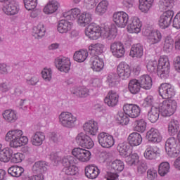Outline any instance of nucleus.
<instances>
[{
	"label": "nucleus",
	"instance_id": "nucleus-1",
	"mask_svg": "<svg viewBox=\"0 0 180 180\" xmlns=\"http://www.w3.org/2000/svg\"><path fill=\"white\" fill-rule=\"evenodd\" d=\"M5 140L10 142L9 146L11 148H19L29 143V138L23 136V131L19 129L8 131L6 134Z\"/></svg>",
	"mask_w": 180,
	"mask_h": 180
},
{
	"label": "nucleus",
	"instance_id": "nucleus-2",
	"mask_svg": "<svg viewBox=\"0 0 180 180\" xmlns=\"http://www.w3.org/2000/svg\"><path fill=\"white\" fill-rule=\"evenodd\" d=\"M178 103L174 99H167L160 102L159 104V112H160L163 117H169L176 112Z\"/></svg>",
	"mask_w": 180,
	"mask_h": 180
},
{
	"label": "nucleus",
	"instance_id": "nucleus-3",
	"mask_svg": "<svg viewBox=\"0 0 180 180\" xmlns=\"http://www.w3.org/2000/svg\"><path fill=\"white\" fill-rule=\"evenodd\" d=\"M59 124L66 129H72L77 124L78 119L72 112H62L58 116Z\"/></svg>",
	"mask_w": 180,
	"mask_h": 180
},
{
	"label": "nucleus",
	"instance_id": "nucleus-4",
	"mask_svg": "<svg viewBox=\"0 0 180 180\" xmlns=\"http://www.w3.org/2000/svg\"><path fill=\"white\" fill-rule=\"evenodd\" d=\"M84 33L90 40H98L103 37V28L98 25L91 23L86 27Z\"/></svg>",
	"mask_w": 180,
	"mask_h": 180
},
{
	"label": "nucleus",
	"instance_id": "nucleus-5",
	"mask_svg": "<svg viewBox=\"0 0 180 180\" xmlns=\"http://www.w3.org/2000/svg\"><path fill=\"white\" fill-rule=\"evenodd\" d=\"M166 153L172 158H175L179 155L180 153V145L178 143V141L174 137L169 138L165 143Z\"/></svg>",
	"mask_w": 180,
	"mask_h": 180
},
{
	"label": "nucleus",
	"instance_id": "nucleus-6",
	"mask_svg": "<svg viewBox=\"0 0 180 180\" xmlns=\"http://www.w3.org/2000/svg\"><path fill=\"white\" fill-rule=\"evenodd\" d=\"M47 167H49V165L46 162L39 161L35 162L32 167V170L39 174L28 176L27 180H44L43 174L47 171Z\"/></svg>",
	"mask_w": 180,
	"mask_h": 180
},
{
	"label": "nucleus",
	"instance_id": "nucleus-7",
	"mask_svg": "<svg viewBox=\"0 0 180 180\" xmlns=\"http://www.w3.org/2000/svg\"><path fill=\"white\" fill-rule=\"evenodd\" d=\"M72 155L79 162H88L92 155L91 151L79 147L74 148L72 150Z\"/></svg>",
	"mask_w": 180,
	"mask_h": 180
},
{
	"label": "nucleus",
	"instance_id": "nucleus-8",
	"mask_svg": "<svg viewBox=\"0 0 180 180\" xmlns=\"http://www.w3.org/2000/svg\"><path fill=\"white\" fill-rule=\"evenodd\" d=\"M169 74V60L167 56H162L159 58L158 65V75L160 78H165Z\"/></svg>",
	"mask_w": 180,
	"mask_h": 180
},
{
	"label": "nucleus",
	"instance_id": "nucleus-9",
	"mask_svg": "<svg viewBox=\"0 0 180 180\" xmlns=\"http://www.w3.org/2000/svg\"><path fill=\"white\" fill-rule=\"evenodd\" d=\"M55 65L58 71L67 74V72H70V70H71V60L70 58L60 56L56 58Z\"/></svg>",
	"mask_w": 180,
	"mask_h": 180
},
{
	"label": "nucleus",
	"instance_id": "nucleus-10",
	"mask_svg": "<svg viewBox=\"0 0 180 180\" xmlns=\"http://www.w3.org/2000/svg\"><path fill=\"white\" fill-rule=\"evenodd\" d=\"M160 96L162 99H171L175 96V89L174 86L168 83H162L158 88Z\"/></svg>",
	"mask_w": 180,
	"mask_h": 180
},
{
	"label": "nucleus",
	"instance_id": "nucleus-11",
	"mask_svg": "<svg viewBox=\"0 0 180 180\" xmlns=\"http://www.w3.org/2000/svg\"><path fill=\"white\" fill-rule=\"evenodd\" d=\"M98 140L99 144L103 148H110V147L115 146V139L110 134L101 132L98 135Z\"/></svg>",
	"mask_w": 180,
	"mask_h": 180
},
{
	"label": "nucleus",
	"instance_id": "nucleus-12",
	"mask_svg": "<svg viewBox=\"0 0 180 180\" xmlns=\"http://www.w3.org/2000/svg\"><path fill=\"white\" fill-rule=\"evenodd\" d=\"M112 20L117 27H126L129 22V14L124 11L115 13L112 15Z\"/></svg>",
	"mask_w": 180,
	"mask_h": 180
},
{
	"label": "nucleus",
	"instance_id": "nucleus-13",
	"mask_svg": "<svg viewBox=\"0 0 180 180\" xmlns=\"http://www.w3.org/2000/svg\"><path fill=\"white\" fill-rule=\"evenodd\" d=\"M20 11L19 4L15 1H11L8 3H6L3 5L2 11L7 16H15L18 15Z\"/></svg>",
	"mask_w": 180,
	"mask_h": 180
},
{
	"label": "nucleus",
	"instance_id": "nucleus-14",
	"mask_svg": "<svg viewBox=\"0 0 180 180\" xmlns=\"http://www.w3.org/2000/svg\"><path fill=\"white\" fill-rule=\"evenodd\" d=\"M174 18V11H166L159 18L158 25L160 29H167Z\"/></svg>",
	"mask_w": 180,
	"mask_h": 180
},
{
	"label": "nucleus",
	"instance_id": "nucleus-15",
	"mask_svg": "<svg viewBox=\"0 0 180 180\" xmlns=\"http://www.w3.org/2000/svg\"><path fill=\"white\" fill-rule=\"evenodd\" d=\"M110 51L111 54H112L115 58H122V57H124V54L126 53L124 45H123L122 42L119 41L111 43L110 46Z\"/></svg>",
	"mask_w": 180,
	"mask_h": 180
},
{
	"label": "nucleus",
	"instance_id": "nucleus-16",
	"mask_svg": "<svg viewBox=\"0 0 180 180\" xmlns=\"http://www.w3.org/2000/svg\"><path fill=\"white\" fill-rule=\"evenodd\" d=\"M124 113H126L128 117H131L132 119H136L140 116L141 113V109L140 107L136 104H129L126 103L122 108Z\"/></svg>",
	"mask_w": 180,
	"mask_h": 180
},
{
	"label": "nucleus",
	"instance_id": "nucleus-17",
	"mask_svg": "<svg viewBox=\"0 0 180 180\" xmlns=\"http://www.w3.org/2000/svg\"><path fill=\"white\" fill-rule=\"evenodd\" d=\"M83 130L87 136H96V134H98V131L99 130L98 122L94 120H90L86 122L83 124Z\"/></svg>",
	"mask_w": 180,
	"mask_h": 180
},
{
	"label": "nucleus",
	"instance_id": "nucleus-18",
	"mask_svg": "<svg viewBox=\"0 0 180 180\" xmlns=\"http://www.w3.org/2000/svg\"><path fill=\"white\" fill-rule=\"evenodd\" d=\"M142 26L143 22H141L140 18H139V17L134 16L130 19V21L127 26V30L129 33H135L136 34H138V33H140V32H141Z\"/></svg>",
	"mask_w": 180,
	"mask_h": 180
},
{
	"label": "nucleus",
	"instance_id": "nucleus-19",
	"mask_svg": "<svg viewBox=\"0 0 180 180\" xmlns=\"http://www.w3.org/2000/svg\"><path fill=\"white\" fill-rule=\"evenodd\" d=\"M117 74L121 79H127L131 74V69L129 64L121 62L117 67Z\"/></svg>",
	"mask_w": 180,
	"mask_h": 180
},
{
	"label": "nucleus",
	"instance_id": "nucleus-20",
	"mask_svg": "<svg viewBox=\"0 0 180 180\" xmlns=\"http://www.w3.org/2000/svg\"><path fill=\"white\" fill-rule=\"evenodd\" d=\"M119 93L115 91H110L104 98V103L110 108H115L119 103Z\"/></svg>",
	"mask_w": 180,
	"mask_h": 180
},
{
	"label": "nucleus",
	"instance_id": "nucleus-21",
	"mask_svg": "<svg viewBox=\"0 0 180 180\" xmlns=\"http://www.w3.org/2000/svg\"><path fill=\"white\" fill-rule=\"evenodd\" d=\"M146 139L150 141V143H153V144H158L162 141V136L160 131L155 128H151L146 133Z\"/></svg>",
	"mask_w": 180,
	"mask_h": 180
},
{
	"label": "nucleus",
	"instance_id": "nucleus-22",
	"mask_svg": "<svg viewBox=\"0 0 180 180\" xmlns=\"http://www.w3.org/2000/svg\"><path fill=\"white\" fill-rule=\"evenodd\" d=\"M58 8H60V3L57 0H50L44 6L42 12L45 15H53L58 11Z\"/></svg>",
	"mask_w": 180,
	"mask_h": 180
},
{
	"label": "nucleus",
	"instance_id": "nucleus-23",
	"mask_svg": "<svg viewBox=\"0 0 180 180\" xmlns=\"http://www.w3.org/2000/svg\"><path fill=\"white\" fill-rule=\"evenodd\" d=\"M90 67L96 72H99L103 70L105 63L103 59L99 58L98 56H94L90 58Z\"/></svg>",
	"mask_w": 180,
	"mask_h": 180
},
{
	"label": "nucleus",
	"instance_id": "nucleus-24",
	"mask_svg": "<svg viewBox=\"0 0 180 180\" xmlns=\"http://www.w3.org/2000/svg\"><path fill=\"white\" fill-rule=\"evenodd\" d=\"M45 140L46 135L44 134V132L38 131L32 135L30 142L34 147H40L41 146H43V143H44Z\"/></svg>",
	"mask_w": 180,
	"mask_h": 180
},
{
	"label": "nucleus",
	"instance_id": "nucleus-25",
	"mask_svg": "<svg viewBox=\"0 0 180 180\" xmlns=\"http://www.w3.org/2000/svg\"><path fill=\"white\" fill-rule=\"evenodd\" d=\"M85 175L89 179H96L101 174L99 168L94 165H88L84 169Z\"/></svg>",
	"mask_w": 180,
	"mask_h": 180
},
{
	"label": "nucleus",
	"instance_id": "nucleus-26",
	"mask_svg": "<svg viewBox=\"0 0 180 180\" xmlns=\"http://www.w3.org/2000/svg\"><path fill=\"white\" fill-rule=\"evenodd\" d=\"M92 22V14L88 12H83L82 15L78 17L77 23L80 27H85V26H89Z\"/></svg>",
	"mask_w": 180,
	"mask_h": 180
},
{
	"label": "nucleus",
	"instance_id": "nucleus-27",
	"mask_svg": "<svg viewBox=\"0 0 180 180\" xmlns=\"http://www.w3.org/2000/svg\"><path fill=\"white\" fill-rule=\"evenodd\" d=\"M81 9L78 8H72L69 11H65L62 15L67 20H78V18L82 15Z\"/></svg>",
	"mask_w": 180,
	"mask_h": 180
},
{
	"label": "nucleus",
	"instance_id": "nucleus-28",
	"mask_svg": "<svg viewBox=\"0 0 180 180\" xmlns=\"http://www.w3.org/2000/svg\"><path fill=\"white\" fill-rule=\"evenodd\" d=\"M72 26H74L72 22L67 20H60L58 23L57 30L58 33L64 34L70 32L71 29H72Z\"/></svg>",
	"mask_w": 180,
	"mask_h": 180
},
{
	"label": "nucleus",
	"instance_id": "nucleus-29",
	"mask_svg": "<svg viewBox=\"0 0 180 180\" xmlns=\"http://www.w3.org/2000/svg\"><path fill=\"white\" fill-rule=\"evenodd\" d=\"M117 36V28L115 25H110L108 27L103 28V37L108 40H115Z\"/></svg>",
	"mask_w": 180,
	"mask_h": 180
},
{
	"label": "nucleus",
	"instance_id": "nucleus-30",
	"mask_svg": "<svg viewBox=\"0 0 180 180\" xmlns=\"http://www.w3.org/2000/svg\"><path fill=\"white\" fill-rule=\"evenodd\" d=\"M2 117L7 123H15L18 120V112L12 109L6 110L2 112Z\"/></svg>",
	"mask_w": 180,
	"mask_h": 180
},
{
	"label": "nucleus",
	"instance_id": "nucleus-31",
	"mask_svg": "<svg viewBox=\"0 0 180 180\" xmlns=\"http://www.w3.org/2000/svg\"><path fill=\"white\" fill-rule=\"evenodd\" d=\"M144 54V49L140 44L133 45L129 52V56L132 58H141Z\"/></svg>",
	"mask_w": 180,
	"mask_h": 180
},
{
	"label": "nucleus",
	"instance_id": "nucleus-32",
	"mask_svg": "<svg viewBox=\"0 0 180 180\" xmlns=\"http://www.w3.org/2000/svg\"><path fill=\"white\" fill-rule=\"evenodd\" d=\"M162 40V34L158 30L150 32L148 35V41L150 44H158Z\"/></svg>",
	"mask_w": 180,
	"mask_h": 180
},
{
	"label": "nucleus",
	"instance_id": "nucleus-33",
	"mask_svg": "<svg viewBox=\"0 0 180 180\" xmlns=\"http://www.w3.org/2000/svg\"><path fill=\"white\" fill-rule=\"evenodd\" d=\"M158 155H160V149L156 146L148 147L143 153L146 160H155Z\"/></svg>",
	"mask_w": 180,
	"mask_h": 180
},
{
	"label": "nucleus",
	"instance_id": "nucleus-34",
	"mask_svg": "<svg viewBox=\"0 0 180 180\" xmlns=\"http://www.w3.org/2000/svg\"><path fill=\"white\" fill-rule=\"evenodd\" d=\"M139 84H141V86L142 89H146L148 91V89H151L153 86V79L148 75H143L139 77Z\"/></svg>",
	"mask_w": 180,
	"mask_h": 180
},
{
	"label": "nucleus",
	"instance_id": "nucleus-35",
	"mask_svg": "<svg viewBox=\"0 0 180 180\" xmlns=\"http://www.w3.org/2000/svg\"><path fill=\"white\" fill-rule=\"evenodd\" d=\"M153 4L154 0H139V9L142 13H148Z\"/></svg>",
	"mask_w": 180,
	"mask_h": 180
},
{
	"label": "nucleus",
	"instance_id": "nucleus-36",
	"mask_svg": "<svg viewBox=\"0 0 180 180\" xmlns=\"http://www.w3.org/2000/svg\"><path fill=\"white\" fill-rule=\"evenodd\" d=\"M128 141H129V146L136 147L141 144L143 141V137H141L140 134L137 132H133L129 135Z\"/></svg>",
	"mask_w": 180,
	"mask_h": 180
},
{
	"label": "nucleus",
	"instance_id": "nucleus-37",
	"mask_svg": "<svg viewBox=\"0 0 180 180\" xmlns=\"http://www.w3.org/2000/svg\"><path fill=\"white\" fill-rule=\"evenodd\" d=\"M89 51L93 56H99V54H102L105 51V44L102 43L91 44L89 46Z\"/></svg>",
	"mask_w": 180,
	"mask_h": 180
},
{
	"label": "nucleus",
	"instance_id": "nucleus-38",
	"mask_svg": "<svg viewBox=\"0 0 180 180\" xmlns=\"http://www.w3.org/2000/svg\"><path fill=\"white\" fill-rule=\"evenodd\" d=\"M109 7V2L106 0H103L98 4L96 7L95 13L98 16H103L106 12H108V8Z\"/></svg>",
	"mask_w": 180,
	"mask_h": 180
},
{
	"label": "nucleus",
	"instance_id": "nucleus-39",
	"mask_svg": "<svg viewBox=\"0 0 180 180\" xmlns=\"http://www.w3.org/2000/svg\"><path fill=\"white\" fill-rule=\"evenodd\" d=\"M13 154V150L9 148H0V161L1 162H9L11 157Z\"/></svg>",
	"mask_w": 180,
	"mask_h": 180
},
{
	"label": "nucleus",
	"instance_id": "nucleus-40",
	"mask_svg": "<svg viewBox=\"0 0 180 180\" xmlns=\"http://www.w3.org/2000/svg\"><path fill=\"white\" fill-rule=\"evenodd\" d=\"M88 51L86 49H80L75 52L73 60L77 63H84L88 58Z\"/></svg>",
	"mask_w": 180,
	"mask_h": 180
},
{
	"label": "nucleus",
	"instance_id": "nucleus-41",
	"mask_svg": "<svg viewBox=\"0 0 180 180\" xmlns=\"http://www.w3.org/2000/svg\"><path fill=\"white\" fill-rule=\"evenodd\" d=\"M46 34V27L43 23H39L37 26L33 27L32 36L35 39H41Z\"/></svg>",
	"mask_w": 180,
	"mask_h": 180
},
{
	"label": "nucleus",
	"instance_id": "nucleus-42",
	"mask_svg": "<svg viewBox=\"0 0 180 180\" xmlns=\"http://www.w3.org/2000/svg\"><path fill=\"white\" fill-rule=\"evenodd\" d=\"M128 89L133 95L139 94V92H140V89H141V84L139 79H134L130 80L129 82Z\"/></svg>",
	"mask_w": 180,
	"mask_h": 180
},
{
	"label": "nucleus",
	"instance_id": "nucleus-43",
	"mask_svg": "<svg viewBox=\"0 0 180 180\" xmlns=\"http://www.w3.org/2000/svg\"><path fill=\"white\" fill-rule=\"evenodd\" d=\"M77 174H78V167L75 164L65 166L61 172L62 175H65L66 176H73Z\"/></svg>",
	"mask_w": 180,
	"mask_h": 180
},
{
	"label": "nucleus",
	"instance_id": "nucleus-44",
	"mask_svg": "<svg viewBox=\"0 0 180 180\" xmlns=\"http://www.w3.org/2000/svg\"><path fill=\"white\" fill-rule=\"evenodd\" d=\"M8 172L11 176L19 178L25 172V169L22 166L14 165L8 168Z\"/></svg>",
	"mask_w": 180,
	"mask_h": 180
},
{
	"label": "nucleus",
	"instance_id": "nucleus-45",
	"mask_svg": "<svg viewBox=\"0 0 180 180\" xmlns=\"http://www.w3.org/2000/svg\"><path fill=\"white\" fill-rule=\"evenodd\" d=\"M71 93L79 98H86L89 96V89L85 86L73 89Z\"/></svg>",
	"mask_w": 180,
	"mask_h": 180
},
{
	"label": "nucleus",
	"instance_id": "nucleus-46",
	"mask_svg": "<svg viewBox=\"0 0 180 180\" xmlns=\"http://www.w3.org/2000/svg\"><path fill=\"white\" fill-rule=\"evenodd\" d=\"M160 110L155 107H152L148 112V119L151 123H155L160 119Z\"/></svg>",
	"mask_w": 180,
	"mask_h": 180
},
{
	"label": "nucleus",
	"instance_id": "nucleus-47",
	"mask_svg": "<svg viewBox=\"0 0 180 180\" xmlns=\"http://www.w3.org/2000/svg\"><path fill=\"white\" fill-rule=\"evenodd\" d=\"M115 120L120 124L124 126L126 124H129L130 118H129V115H127L126 112L120 111L115 116Z\"/></svg>",
	"mask_w": 180,
	"mask_h": 180
},
{
	"label": "nucleus",
	"instance_id": "nucleus-48",
	"mask_svg": "<svg viewBox=\"0 0 180 180\" xmlns=\"http://www.w3.org/2000/svg\"><path fill=\"white\" fill-rule=\"evenodd\" d=\"M147 129V122L146 120L141 119L136 120L134 123V130L138 133H144Z\"/></svg>",
	"mask_w": 180,
	"mask_h": 180
},
{
	"label": "nucleus",
	"instance_id": "nucleus-49",
	"mask_svg": "<svg viewBox=\"0 0 180 180\" xmlns=\"http://www.w3.org/2000/svg\"><path fill=\"white\" fill-rule=\"evenodd\" d=\"M179 130V121L172 120L168 124V133L170 136H175Z\"/></svg>",
	"mask_w": 180,
	"mask_h": 180
},
{
	"label": "nucleus",
	"instance_id": "nucleus-50",
	"mask_svg": "<svg viewBox=\"0 0 180 180\" xmlns=\"http://www.w3.org/2000/svg\"><path fill=\"white\" fill-rule=\"evenodd\" d=\"M125 161L128 165H136L143 161L140 160V156L136 153H131L125 158Z\"/></svg>",
	"mask_w": 180,
	"mask_h": 180
},
{
	"label": "nucleus",
	"instance_id": "nucleus-51",
	"mask_svg": "<svg viewBox=\"0 0 180 180\" xmlns=\"http://www.w3.org/2000/svg\"><path fill=\"white\" fill-rule=\"evenodd\" d=\"M117 150L121 157L126 158L129 155V151H130V144L127 142L120 143L117 146Z\"/></svg>",
	"mask_w": 180,
	"mask_h": 180
},
{
	"label": "nucleus",
	"instance_id": "nucleus-52",
	"mask_svg": "<svg viewBox=\"0 0 180 180\" xmlns=\"http://www.w3.org/2000/svg\"><path fill=\"white\" fill-rule=\"evenodd\" d=\"M110 167L115 172H122L124 169V162L120 159H115L111 162Z\"/></svg>",
	"mask_w": 180,
	"mask_h": 180
},
{
	"label": "nucleus",
	"instance_id": "nucleus-53",
	"mask_svg": "<svg viewBox=\"0 0 180 180\" xmlns=\"http://www.w3.org/2000/svg\"><path fill=\"white\" fill-rule=\"evenodd\" d=\"M41 75L45 82H51L53 79V70L51 68H44L41 71Z\"/></svg>",
	"mask_w": 180,
	"mask_h": 180
},
{
	"label": "nucleus",
	"instance_id": "nucleus-54",
	"mask_svg": "<svg viewBox=\"0 0 180 180\" xmlns=\"http://www.w3.org/2000/svg\"><path fill=\"white\" fill-rule=\"evenodd\" d=\"M169 163L168 162H163L160 164L158 168V174L160 176H165L169 172L170 169Z\"/></svg>",
	"mask_w": 180,
	"mask_h": 180
},
{
	"label": "nucleus",
	"instance_id": "nucleus-55",
	"mask_svg": "<svg viewBox=\"0 0 180 180\" xmlns=\"http://www.w3.org/2000/svg\"><path fill=\"white\" fill-rule=\"evenodd\" d=\"M176 0H160V6L162 9L165 11H172L174 8V4Z\"/></svg>",
	"mask_w": 180,
	"mask_h": 180
},
{
	"label": "nucleus",
	"instance_id": "nucleus-56",
	"mask_svg": "<svg viewBox=\"0 0 180 180\" xmlns=\"http://www.w3.org/2000/svg\"><path fill=\"white\" fill-rule=\"evenodd\" d=\"M147 169H148V166H147V162L144 160H142L136 165V175H144L146 172H147Z\"/></svg>",
	"mask_w": 180,
	"mask_h": 180
},
{
	"label": "nucleus",
	"instance_id": "nucleus-57",
	"mask_svg": "<svg viewBox=\"0 0 180 180\" xmlns=\"http://www.w3.org/2000/svg\"><path fill=\"white\" fill-rule=\"evenodd\" d=\"M23 160H25V155L22 153H12L10 159L13 164H19V162H22Z\"/></svg>",
	"mask_w": 180,
	"mask_h": 180
},
{
	"label": "nucleus",
	"instance_id": "nucleus-58",
	"mask_svg": "<svg viewBox=\"0 0 180 180\" xmlns=\"http://www.w3.org/2000/svg\"><path fill=\"white\" fill-rule=\"evenodd\" d=\"M24 5L27 11H33L37 6V0H24Z\"/></svg>",
	"mask_w": 180,
	"mask_h": 180
},
{
	"label": "nucleus",
	"instance_id": "nucleus-59",
	"mask_svg": "<svg viewBox=\"0 0 180 180\" xmlns=\"http://www.w3.org/2000/svg\"><path fill=\"white\" fill-rule=\"evenodd\" d=\"M89 137V135L81 132L79 134H77V136H76V141L77 143V144H79V146H80L81 147H82V146L84 144H85V141Z\"/></svg>",
	"mask_w": 180,
	"mask_h": 180
},
{
	"label": "nucleus",
	"instance_id": "nucleus-60",
	"mask_svg": "<svg viewBox=\"0 0 180 180\" xmlns=\"http://www.w3.org/2000/svg\"><path fill=\"white\" fill-rule=\"evenodd\" d=\"M174 44V39L171 37H167L165 40L164 49L167 53H169L172 50V46Z\"/></svg>",
	"mask_w": 180,
	"mask_h": 180
},
{
	"label": "nucleus",
	"instance_id": "nucleus-61",
	"mask_svg": "<svg viewBox=\"0 0 180 180\" xmlns=\"http://www.w3.org/2000/svg\"><path fill=\"white\" fill-rule=\"evenodd\" d=\"M107 82L110 86H116L119 82L116 80V75L115 73H110L107 77Z\"/></svg>",
	"mask_w": 180,
	"mask_h": 180
},
{
	"label": "nucleus",
	"instance_id": "nucleus-62",
	"mask_svg": "<svg viewBox=\"0 0 180 180\" xmlns=\"http://www.w3.org/2000/svg\"><path fill=\"white\" fill-rule=\"evenodd\" d=\"M157 67H158V63L155 60H149L146 65L148 72H155Z\"/></svg>",
	"mask_w": 180,
	"mask_h": 180
},
{
	"label": "nucleus",
	"instance_id": "nucleus-63",
	"mask_svg": "<svg viewBox=\"0 0 180 180\" xmlns=\"http://www.w3.org/2000/svg\"><path fill=\"white\" fill-rule=\"evenodd\" d=\"M100 158L101 161L105 162V164H110V161H112V155L110 153L102 152L100 155Z\"/></svg>",
	"mask_w": 180,
	"mask_h": 180
},
{
	"label": "nucleus",
	"instance_id": "nucleus-64",
	"mask_svg": "<svg viewBox=\"0 0 180 180\" xmlns=\"http://www.w3.org/2000/svg\"><path fill=\"white\" fill-rule=\"evenodd\" d=\"M153 105H154V97H153V96H148L143 99L142 103L143 108H148L153 106Z\"/></svg>",
	"mask_w": 180,
	"mask_h": 180
}]
</instances>
